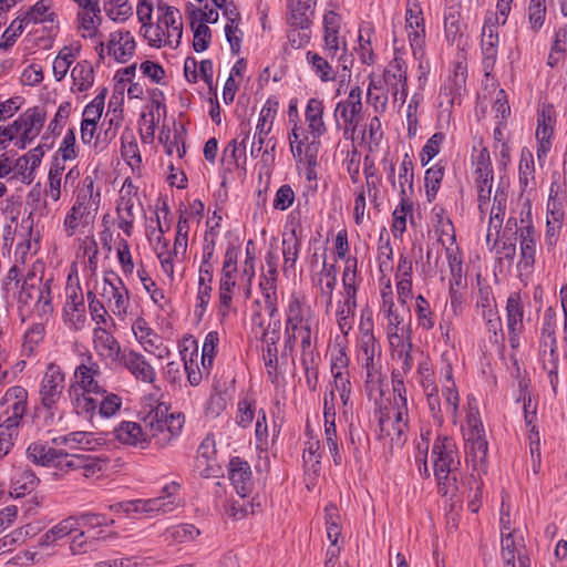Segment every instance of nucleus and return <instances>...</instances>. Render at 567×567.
Segmentation results:
<instances>
[{
  "label": "nucleus",
  "mask_w": 567,
  "mask_h": 567,
  "mask_svg": "<svg viewBox=\"0 0 567 567\" xmlns=\"http://www.w3.org/2000/svg\"><path fill=\"white\" fill-rule=\"evenodd\" d=\"M101 204L100 189L94 188L92 176H85L75 192V200L63 219V231L66 237L92 233Z\"/></svg>",
  "instance_id": "f257e3e1"
},
{
  "label": "nucleus",
  "mask_w": 567,
  "mask_h": 567,
  "mask_svg": "<svg viewBox=\"0 0 567 567\" xmlns=\"http://www.w3.org/2000/svg\"><path fill=\"white\" fill-rule=\"evenodd\" d=\"M106 394L102 380V371L91 358L89 363H82L74 371V382L70 386V396L78 414L92 416L100 399Z\"/></svg>",
  "instance_id": "f03ea898"
},
{
  "label": "nucleus",
  "mask_w": 567,
  "mask_h": 567,
  "mask_svg": "<svg viewBox=\"0 0 567 567\" xmlns=\"http://www.w3.org/2000/svg\"><path fill=\"white\" fill-rule=\"evenodd\" d=\"M404 31L413 56L419 61V84L420 86H424L431 71V65L429 60L425 59V21L419 0H406Z\"/></svg>",
  "instance_id": "7ed1b4c3"
},
{
  "label": "nucleus",
  "mask_w": 567,
  "mask_h": 567,
  "mask_svg": "<svg viewBox=\"0 0 567 567\" xmlns=\"http://www.w3.org/2000/svg\"><path fill=\"white\" fill-rule=\"evenodd\" d=\"M357 360L365 379V391L370 399L382 394V352L379 342L358 343Z\"/></svg>",
  "instance_id": "20e7f679"
},
{
  "label": "nucleus",
  "mask_w": 567,
  "mask_h": 567,
  "mask_svg": "<svg viewBox=\"0 0 567 567\" xmlns=\"http://www.w3.org/2000/svg\"><path fill=\"white\" fill-rule=\"evenodd\" d=\"M184 423V414L169 413L165 404H158L145 419L148 435L155 439L158 445H165L178 436Z\"/></svg>",
  "instance_id": "39448f33"
},
{
  "label": "nucleus",
  "mask_w": 567,
  "mask_h": 567,
  "mask_svg": "<svg viewBox=\"0 0 567 567\" xmlns=\"http://www.w3.org/2000/svg\"><path fill=\"white\" fill-rule=\"evenodd\" d=\"M466 424L463 427L465 461H485L488 445L474 398H468Z\"/></svg>",
  "instance_id": "423d86ee"
},
{
  "label": "nucleus",
  "mask_w": 567,
  "mask_h": 567,
  "mask_svg": "<svg viewBox=\"0 0 567 567\" xmlns=\"http://www.w3.org/2000/svg\"><path fill=\"white\" fill-rule=\"evenodd\" d=\"M393 402L392 408L382 411L380 427L388 436L400 439L408 429V400L403 381L393 382Z\"/></svg>",
  "instance_id": "0eeeda50"
},
{
  "label": "nucleus",
  "mask_w": 567,
  "mask_h": 567,
  "mask_svg": "<svg viewBox=\"0 0 567 567\" xmlns=\"http://www.w3.org/2000/svg\"><path fill=\"white\" fill-rule=\"evenodd\" d=\"M520 236L519 240V260L517 270L519 275H530L536 261L537 231L533 224L532 206L526 203L520 210Z\"/></svg>",
  "instance_id": "6e6552de"
},
{
  "label": "nucleus",
  "mask_w": 567,
  "mask_h": 567,
  "mask_svg": "<svg viewBox=\"0 0 567 567\" xmlns=\"http://www.w3.org/2000/svg\"><path fill=\"white\" fill-rule=\"evenodd\" d=\"M362 90L351 87L346 100L337 103L333 116L338 127L343 130L346 137H353L362 117Z\"/></svg>",
  "instance_id": "1a4fd4ad"
},
{
  "label": "nucleus",
  "mask_w": 567,
  "mask_h": 567,
  "mask_svg": "<svg viewBox=\"0 0 567 567\" xmlns=\"http://www.w3.org/2000/svg\"><path fill=\"white\" fill-rule=\"evenodd\" d=\"M317 327L318 319L315 310L303 296L292 292L286 309L285 334Z\"/></svg>",
  "instance_id": "9d476101"
},
{
  "label": "nucleus",
  "mask_w": 567,
  "mask_h": 567,
  "mask_svg": "<svg viewBox=\"0 0 567 567\" xmlns=\"http://www.w3.org/2000/svg\"><path fill=\"white\" fill-rule=\"evenodd\" d=\"M101 297L109 310L120 320L128 316L130 292L122 279L116 275L105 276L102 282Z\"/></svg>",
  "instance_id": "9b49d317"
},
{
  "label": "nucleus",
  "mask_w": 567,
  "mask_h": 567,
  "mask_svg": "<svg viewBox=\"0 0 567 567\" xmlns=\"http://www.w3.org/2000/svg\"><path fill=\"white\" fill-rule=\"evenodd\" d=\"M277 102L268 100L260 110L254 141L250 146V155L254 158H257L261 152L264 155L268 154L269 147L271 151L276 147L274 138H267V136L272 130V124L277 114Z\"/></svg>",
  "instance_id": "f8f14e48"
},
{
  "label": "nucleus",
  "mask_w": 567,
  "mask_h": 567,
  "mask_svg": "<svg viewBox=\"0 0 567 567\" xmlns=\"http://www.w3.org/2000/svg\"><path fill=\"white\" fill-rule=\"evenodd\" d=\"M66 300L63 307V319L72 331H81L86 326V307L83 290L79 284L69 282L65 288Z\"/></svg>",
  "instance_id": "ddd939ff"
},
{
  "label": "nucleus",
  "mask_w": 567,
  "mask_h": 567,
  "mask_svg": "<svg viewBox=\"0 0 567 567\" xmlns=\"http://www.w3.org/2000/svg\"><path fill=\"white\" fill-rule=\"evenodd\" d=\"M142 208L137 196V187L131 179H125L120 189V197L116 206L117 226L127 236H131L136 213Z\"/></svg>",
  "instance_id": "4468645a"
},
{
  "label": "nucleus",
  "mask_w": 567,
  "mask_h": 567,
  "mask_svg": "<svg viewBox=\"0 0 567 567\" xmlns=\"http://www.w3.org/2000/svg\"><path fill=\"white\" fill-rule=\"evenodd\" d=\"M384 90L393 102L402 106L408 97V66L402 58L395 56L383 73Z\"/></svg>",
  "instance_id": "2eb2a0df"
},
{
  "label": "nucleus",
  "mask_w": 567,
  "mask_h": 567,
  "mask_svg": "<svg viewBox=\"0 0 567 567\" xmlns=\"http://www.w3.org/2000/svg\"><path fill=\"white\" fill-rule=\"evenodd\" d=\"M65 388V374L61 367L51 362L47 365L40 382L41 403L47 409H52L62 396Z\"/></svg>",
  "instance_id": "dca6fc26"
},
{
  "label": "nucleus",
  "mask_w": 567,
  "mask_h": 567,
  "mask_svg": "<svg viewBox=\"0 0 567 567\" xmlns=\"http://www.w3.org/2000/svg\"><path fill=\"white\" fill-rule=\"evenodd\" d=\"M331 374L334 381V388L343 406V414L347 415V409L350 402L351 382L349 372V357L343 348H339L331 354L330 364Z\"/></svg>",
  "instance_id": "f3484780"
},
{
  "label": "nucleus",
  "mask_w": 567,
  "mask_h": 567,
  "mask_svg": "<svg viewBox=\"0 0 567 567\" xmlns=\"http://www.w3.org/2000/svg\"><path fill=\"white\" fill-rule=\"evenodd\" d=\"M505 309L508 342L513 349H516L519 346V337L524 331L525 317V307L519 292L509 293Z\"/></svg>",
  "instance_id": "a211bd4d"
},
{
  "label": "nucleus",
  "mask_w": 567,
  "mask_h": 567,
  "mask_svg": "<svg viewBox=\"0 0 567 567\" xmlns=\"http://www.w3.org/2000/svg\"><path fill=\"white\" fill-rule=\"evenodd\" d=\"M111 326L94 327L92 332L93 349L103 361L117 363L123 355L120 342L110 331Z\"/></svg>",
  "instance_id": "6ab92c4d"
},
{
  "label": "nucleus",
  "mask_w": 567,
  "mask_h": 567,
  "mask_svg": "<svg viewBox=\"0 0 567 567\" xmlns=\"http://www.w3.org/2000/svg\"><path fill=\"white\" fill-rule=\"evenodd\" d=\"M44 121L45 113L39 106L28 109L13 121L18 128L20 147H25L28 143H31L40 134Z\"/></svg>",
  "instance_id": "aec40b11"
},
{
  "label": "nucleus",
  "mask_w": 567,
  "mask_h": 567,
  "mask_svg": "<svg viewBox=\"0 0 567 567\" xmlns=\"http://www.w3.org/2000/svg\"><path fill=\"white\" fill-rule=\"evenodd\" d=\"M79 6V31L83 38L99 35V27L102 22L100 0H73Z\"/></svg>",
  "instance_id": "412c9836"
},
{
  "label": "nucleus",
  "mask_w": 567,
  "mask_h": 567,
  "mask_svg": "<svg viewBox=\"0 0 567 567\" xmlns=\"http://www.w3.org/2000/svg\"><path fill=\"white\" fill-rule=\"evenodd\" d=\"M27 399L24 388L16 385L8 389L0 401V421L6 417L21 423L27 411Z\"/></svg>",
  "instance_id": "4be33fe9"
},
{
  "label": "nucleus",
  "mask_w": 567,
  "mask_h": 567,
  "mask_svg": "<svg viewBox=\"0 0 567 567\" xmlns=\"http://www.w3.org/2000/svg\"><path fill=\"white\" fill-rule=\"evenodd\" d=\"M117 363L123 365L136 381L152 384L156 379L153 365L137 351L124 350Z\"/></svg>",
  "instance_id": "5701e85b"
},
{
  "label": "nucleus",
  "mask_w": 567,
  "mask_h": 567,
  "mask_svg": "<svg viewBox=\"0 0 567 567\" xmlns=\"http://www.w3.org/2000/svg\"><path fill=\"white\" fill-rule=\"evenodd\" d=\"M380 313L386 320L385 332L389 344L403 346L404 339L410 337L411 330L404 323V318L395 307V303L381 306Z\"/></svg>",
  "instance_id": "b1692460"
},
{
  "label": "nucleus",
  "mask_w": 567,
  "mask_h": 567,
  "mask_svg": "<svg viewBox=\"0 0 567 567\" xmlns=\"http://www.w3.org/2000/svg\"><path fill=\"white\" fill-rule=\"evenodd\" d=\"M58 440H53L51 443L38 441L29 445L27 452L32 461H54L55 458H64L69 456L78 457L81 461H101L99 457L70 453L66 450L58 447Z\"/></svg>",
  "instance_id": "393cba45"
},
{
  "label": "nucleus",
  "mask_w": 567,
  "mask_h": 567,
  "mask_svg": "<svg viewBox=\"0 0 567 567\" xmlns=\"http://www.w3.org/2000/svg\"><path fill=\"white\" fill-rule=\"evenodd\" d=\"M555 117L550 106H544L537 118L536 140H537V157L542 161L547 156L551 148V137L554 133Z\"/></svg>",
  "instance_id": "a878e982"
},
{
  "label": "nucleus",
  "mask_w": 567,
  "mask_h": 567,
  "mask_svg": "<svg viewBox=\"0 0 567 567\" xmlns=\"http://www.w3.org/2000/svg\"><path fill=\"white\" fill-rule=\"evenodd\" d=\"M318 334V327L303 329L287 333L285 340V350H288L290 353L293 351L296 344L299 342L301 349L300 361H305V363H309L311 361V355H316V340Z\"/></svg>",
  "instance_id": "bb28decb"
},
{
  "label": "nucleus",
  "mask_w": 567,
  "mask_h": 567,
  "mask_svg": "<svg viewBox=\"0 0 567 567\" xmlns=\"http://www.w3.org/2000/svg\"><path fill=\"white\" fill-rule=\"evenodd\" d=\"M317 0H288L287 22L290 28L308 30Z\"/></svg>",
  "instance_id": "cd10ccee"
},
{
  "label": "nucleus",
  "mask_w": 567,
  "mask_h": 567,
  "mask_svg": "<svg viewBox=\"0 0 567 567\" xmlns=\"http://www.w3.org/2000/svg\"><path fill=\"white\" fill-rule=\"evenodd\" d=\"M136 43L130 31L118 30L110 34L107 51L117 62H127L135 53Z\"/></svg>",
  "instance_id": "c85d7f7f"
},
{
  "label": "nucleus",
  "mask_w": 567,
  "mask_h": 567,
  "mask_svg": "<svg viewBox=\"0 0 567 567\" xmlns=\"http://www.w3.org/2000/svg\"><path fill=\"white\" fill-rule=\"evenodd\" d=\"M312 285L326 302V310L332 307L333 290L337 285V274L333 265L322 264V269L312 276Z\"/></svg>",
  "instance_id": "c756f323"
},
{
  "label": "nucleus",
  "mask_w": 567,
  "mask_h": 567,
  "mask_svg": "<svg viewBox=\"0 0 567 567\" xmlns=\"http://www.w3.org/2000/svg\"><path fill=\"white\" fill-rule=\"evenodd\" d=\"M323 114V101L318 97L309 99L306 105L305 120L309 134L312 136V138H320L327 132Z\"/></svg>",
  "instance_id": "7c9ffc66"
},
{
  "label": "nucleus",
  "mask_w": 567,
  "mask_h": 567,
  "mask_svg": "<svg viewBox=\"0 0 567 567\" xmlns=\"http://www.w3.org/2000/svg\"><path fill=\"white\" fill-rule=\"evenodd\" d=\"M452 463H432V470L437 483L439 493L442 496L454 497L457 489L458 472L456 467L451 466Z\"/></svg>",
  "instance_id": "2f4dec72"
},
{
  "label": "nucleus",
  "mask_w": 567,
  "mask_h": 567,
  "mask_svg": "<svg viewBox=\"0 0 567 567\" xmlns=\"http://www.w3.org/2000/svg\"><path fill=\"white\" fill-rule=\"evenodd\" d=\"M228 476L239 497H247L254 486L249 463H229Z\"/></svg>",
  "instance_id": "473e14b6"
},
{
  "label": "nucleus",
  "mask_w": 567,
  "mask_h": 567,
  "mask_svg": "<svg viewBox=\"0 0 567 567\" xmlns=\"http://www.w3.org/2000/svg\"><path fill=\"white\" fill-rule=\"evenodd\" d=\"M341 24V17L334 11H328L323 16V40L324 50L327 55L331 59L334 58L339 48V29Z\"/></svg>",
  "instance_id": "72a5a7b5"
},
{
  "label": "nucleus",
  "mask_w": 567,
  "mask_h": 567,
  "mask_svg": "<svg viewBox=\"0 0 567 567\" xmlns=\"http://www.w3.org/2000/svg\"><path fill=\"white\" fill-rule=\"evenodd\" d=\"M336 415V401L323 400L326 442L330 452V456L334 461L340 457L338 449Z\"/></svg>",
  "instance_id": "f704fd0d"
},
{
  "label": "nucleus",
  "mask_w": 567,
  "mask_h": 567,
  "mask_svg": "<svg viewBox=\"0 0 567 567\" xmlns=\"http://www.w3.org/2000/svg\"><path fill=\"white\" fill-rule=\"evenodd\" d=\"M465 288V282H457V286L454 282L449 284V300L442 312L443 322L450 323L454 318L463 313L465 302L463 290Z\"/></svg>",
  "instance_id": "c9c22d12"
},
{
  "label": "nucleus",
  "mask_w": 567,
  "mask_h": 567,
  "mask_svg": "<svg viewBox=\"0 0 567 567\" xmlns=\"http://www.w3.org/2000/svg\"><path fill=\"white\" fill-rule=\"evenodd\" d=\"M80 44L65 45L59 51L52 64L53 76L58 82L66 76L71 65L80 55Z\"/></svg>",
  "instance_id": "e433bc0d"
},
{
  "label": "nucleus",
  "mask_w": 567,
  "mask_h": 567,
  "mask_svg": "<svg viewBox=\"0 0 567 567\" xmlns=\"http://www.w3.org/2000/svg\"><path fill=\"white\" fill-rule=\"evenodd\" d=\"M164 24H165V45H168L173 49L177 48L181 43L182 34H183V23L182 16L178 9L173 7H167L164 13Z\"/></svg>",
  "instance_id": "4c0bfd02"
},
{
  "label": "nucleus",
  "mask_w": 567,
  "mask_h": 567,
  "mask_svg": "<svg viewBox=\"0 0 567 567\" xmlns=\"http://www.w3.org/2000/svg\"><path fill=\"white\" fill-rule=\"evenodd\" d=\"M28 297L35 298L33 313L41 320H47L53 312L52 295L48 282L33 287L28 292Z\"/></svg>",
  "instance_id": "58836bf2"
},
{
  "label": "nucleus",
  "mask_w": 567,
  "mask_h": 567,
  "mask_svg": "<svg viewBox=\"0 0 567 567\" xmlns=\"http://www.w3.org/2000/svg\"><path fill=\"white\" fill-rule=\"evenodd\" d=\"M115 437L124 444L144 447L147 441V433L136 422H122L115 430Z\"/></svg>",
  "instance_id": "ea45409f"
},
{
  "label": "nucleus",
  "mask_w": 567,
  "mask_h": 567,
  "mask_svg": "<svg viewBox=\"0 0 567 567\" xmlns=\"http://www.w3.org/2000/svg\"><path fill=\"white\" fill-rule=\"evenodd\" d=\"M72 92H85L94 83V69L86 60L79 61L71 70Z\"/></svg>",
  "instance_id": "a19ab883"
},
{
  "label": "nucleus",
  "mask_w": 567,
  "mask_h": 567,
  "mask_svg": "<svg viewBox=\"0 0 567 567\" xmlns=\"http://www.w3.org/2000/svg\"><path fill=\"white\" fill-rule=\"evenodd\" d=\"M256 447L259 451V460H269L268 451L271 447L269 440V429L267 423V414L264 409L258 410L255 424Z\"/></svg>",
  "instance_id": "79ce46f5"
},
{
  "label": "nucleus",
  "mask_w": 567,
  "mask_h": 567,
  "mask_svg": "<svg viewBox=\"0 0 567 567\" xmlns=\"http://www.w3.org/2000/svg\"><path fill=\"white\" fill-rule=\"evenodd\" d=\"M506 200H507L506 193L504 190L497 188L494 194L492 206H491V203L488 204L487 213L489 214V223H488L487 240L489 239V237L492 235V230H495V233L497 235L502 228V224H503L504 216H505Z\"/></svg>",
  "instance_id": "37998d69"
},
{
  "label": "nucleus",
  "mask_w": 567,
  "mask_h": 567,
  "mask_svg": "<svg viewBox=\"0 0 567 567\" xmlns=\"http://www.w3.org/2000/svg\"><path fill=\"white\" fill-rule=\"evenodd\" d=\"M234 392L231 383L221 389L218 384H214L213 393L206 404L205 412L212 417L218 416L226 410Z\"/></svg>",
  "instance_id": "c03bdc74"
},
{
  "label": "nucleus",
  "mask_w": 567,
  "mask_h": 567,
  "mask_svg": "<svg viewBox=\"0 0 567 567\" xmlns=\"http://www.w3.org/2000/svg\"><path fill=\"white\" fill-rule=\"evenodd\" d=\"M279 327H280V322L276 321L272 332L270 333V332L266 331L264 333V341L266 343V347L262 351V358L265 361V365L268 369L269 375H272L277 369L278 355H277L276 343L280 338Z\"/></svg>",
  "instance_id": "a18cd8bd"
},
{
  "label": "nucleus",
  "mask_w": 567,
  "mask_h": 567,
  "mask_svg": "<svg viewBox=\"0 0 567 567\" xmlns=\"http://www.w3.org/2000/svg\"><path fill=\"white\" fill-rule=\"evenodd\" d=\"M464 25L461 23V11L449 7L444 12V32L450 43H455L463 37Z\"/></svg>",
  "instance_id": "49530a36"
},
{
  "label": "nucleus",
  "mask_w": 567,
  "mask_h": 567,
  "mask_svg": "<svg viewBox=\"0 0 567 567\" xmlns=\"http://www.w3.org/2000/svg\"><path fill=\"white\" fill-rule=\"evenodd\" d=\"M318 138H312L311 142L308 140L300 141L297 144H292L290 151L293 158L297 162L305 163L306 165H317V157L319 151Z\"/></svg>",
  "instance_id": "de8ad7c7"
},
{
  "label": "nucleus",
  "mask_w": 567,
  "mask_h": 567,
  "mask_svg": "<svg viewBox=\"0 0 567 567\" xmlns=\"http://www.w3.org/2000/svg\"><path fill=\"white\" fill-rule=\"evenodd\" d=\"M39 483L38 476L30 470H23L12 477L10 496L19 498L32 492Z\"/></svg>",
  "instance_id": "09e8293b"
},
{
  "label": "nucleus",
  "mask_w": 567,
  "mask_h": 567,
  "mask_svg": "<svg viewBox=\"0 0 567 567\" xmlns=\"http://www.w3.org/2000/svg\"><path fill=\"white\" fill-rule=\"evenodd\" d=\"M277 276H271L266 272L260 277L259 287L265 298L266 309L270 317H275L278 313L277 306Z\"/></svg>",
  "instance_id": "8fccbe9b"
},
{
  "label": "nucleus",
  "mask_w": 567,
  "mask_h": 567,
  "mask_svg": "<svg viewBox=\"0 0 567 567\" xmlns=\"http://www.w3.org/2000/svg\"><path fill=\"white\" fill-rule=\"evenodd\" d=\"M456 445L452 437L437 434L431 450L432 461H454L456 457Z\"/></svg>",
  "instance_id": "3c124183"
},
{
  "label": "nucleus",
  "mask_w": 567,
  "mask_h": 567,
  "mask_svg": "<svg viewBox=\"0 0 567 567\" xmlns=\"http://www.w3.org/2000/svg\"><path fill=\"white\" fill-rule=\"evenodd\" d=\"M306 60L309 63L311 71L322 81L330 82L336 80V71L331 63L319 53L308 51Z\"/></svg>",
  "instance_id": "603ef678"
},
{
  "label": "nucleus",
  "mask_w": 567,
  "mask_h": 567,
  "mask_svg": "<svg viewBox=\"0 0 567 567\" xmlns=\"http://www.w3.org/2000/svg\"><path fill=\"white\" fill-rule=\"evenodd\" d=\"M257 412L256 400L248 394L244 395L237 403L235 415L236 424L243 429H248L251 425Z\"/></svg>",
  "instance_id": "864d4df0"
},
{
  "label": "nucleus",
  "mask_w": 567,
  "mask_h": 567,
  "mask_svg": "<svg viewBox=\"0 0 567 567\" xmlns=\"http://www.w3.org/2000/svg\"><path fill=\"white\" fill-rule=\"evenodd\" d=\"M51 9L52 2L50 0H40L35 2L23 17L25 24H37L47 21L53 22L55 19V13Z\"/></svg>",
  "instance_id": "5fc2aeb1"
},
{
  "label": "nucleus",
  "mask_w": 567,
  "mask_h": 567,
  "mask_svg": "<svg viewBox=\"0 0 567 567\" xmlns=\"http://www.w3.org/2000/svg\"><path fill=\"white\" fill-rule=\"evenodd\" d=\"M300 239L297 237L295 230L289 236L282 238V257H284V271L295 269L296 261L300 252Z\"/></svg>",
  "instance_id": "6e6d98bb"
},
{
  "label": "nucleus",
  "mask_w": 567,
  "mask_h": 567,
  "mask_svg": "<svg viewBox=\"0 0 567 567\" xmlns=\"http://www.w3.org/2000/svg\"><path fill=\"white\" fill-rule=\"evenodd\" d=\"M518 172L519 185L522 192H525L530 184H534L535 181L534 156L528 148H523L520 152Z\"/></svg>",
  "instance_id": "4d7b16f0"
},
{
  "label": "nucleus",
  "mask_w": 567,
  "mask_h": 567,
  "mask_svg": "<svg viewBox=\"0 0 567 567\" xmlns=\"http://www.w3.org/2000/svg\"><path fill=\"white\" fill-rule=\"evenodd\" d=\"M21 423L3 419L0 423V458L4 457L13 446V437L19 433Z\"/></svg>",
  "instance_id": "13d9d810"
},
{
  "label": "nucleus",
  "mask_w": 567,
  "mask_h": 567,
  "mask_svg": "<svg viewBox=\"0 0 567 567\" xmlns=\"http://www.w3.org/2000/svg\"><path fill=\"white\" fill-rule=\"evenodd\" d=\"M445 252L451 274L450 282H454L455 286H457V282H465L463 278V260L457 244L446 246Z\"/></svg>",
  "instance_id": "bf43d9fd"
},
{
  "label": "nucleus",
  "mask_w": 567,
  "mask_h": 567,
  "mask_svg": "<svg viewBox=\"0 0 567 567\" xmlns=\"http://www.w3.org/2000/svg\"><path fill=\"white\" fill-rule=\"evenodd\" d=\"M103 8L106 16L116 22H124L133 12L128 0H104Z\"/></svg>",
  "instance_id": "052dcab7"
},
{
  "label": "nucleus",
  "mask_w": 567,
  "mask_h": 567,
  "mask_svg": "<svg viewBox=\"0 0 567 567\" xmlns=\"http://www.w3.org/2000/svg\"><path fill=\"white\" fill-rule=\"evenodd\" d=\"M368 445L369 437L367 433L360 426H355L351 423L349 425L348 447L353 450V457L358 460L362 458Z\"/></svg>",
  "instance_id": "680f3d73"
},
{
  "label": "nucleus",
  "mask_w": 567,
  "mask_h": 567,
  "mask_svg": "<svg viewBox=\"0 0 567 567\" xmlns=\"http://www.w3.org/2000/svg\"><path fill=\"white\" fill-rule=\"evenodd\" d=\"M200 535V530L193 524H181L166 530L167 539L177 544H184L195 540Z\"/></svg>",
  "instance_id": "e2e57ef3"
},
{
  "label": "nucleus",
  "mask_w": 567,
  "mask_h": 567,
  "mask_svg": "<svg viewBox=\"0 0 567 567\" xmlns=\"http://www.w3.org/2000/svg\"><path fill=\"white\" fill-rule=\"evenodd\" d=\"M155 250L163 272L173 280L175 266L183 257L173 255V249H168L167 241H163V247H155Z\"/></svg>",
  "instance_id": "0e129e2a"
},
{
  "label": "nucleus",
  "mask_w": 567,
  "mask_h": 567,
  "mask_svg": "<svg viewBox=\"0 0 567 567\" xmlns=\"http://www.w3.org/2000/svg\"><path fill=\"white\" fill-rule=\"evenodd\" d=\"M121 154L133 169L140 168L142 156L138 144L133 135L122 136Z\"/></svg>",
  "instance_id": "69168bd1"
},
{
  "label": "nucleus",
  "mask_w": 567,
  "mask_h": 567,
  "mask_svg": "<svg viewBox=\"0 0 567 567\" xmlns=\"http://www.w3.org/2000/svg\"><path fill=\"white\" fill-rule=\"evenodd\" d=\"M493 175L475 177V185L477 189L478 209L482 215H486L488 210V204L491 202L492 187H493Z\"/></svg>",
  "instance_id": "338daca9"
},
{
  "label": "nucleus",
  "mask_w": 567,
  "mask_h": 567,
  "mask_svg": "<svg viewBox=\"0 0 567 567\" xmlns=\"http://www.w3.org/2000/svg\"><path fill=\"white\" fill-rule=\"evenodd\" d=\"M415 313L420 328L423 330H431L434 328V313L430 307L429 301L422 295H419L415 298Z\"/></svg>",
  "instance_id": "774afa93"
}]
</instances>
